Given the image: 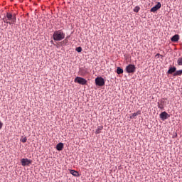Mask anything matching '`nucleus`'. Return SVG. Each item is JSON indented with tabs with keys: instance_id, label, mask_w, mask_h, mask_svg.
<instances>
[{
	"instance_id": "obj_1",
	"label": "nucleus",
	"mask_w": 182,
	"mask_h": 182,
	"mask_svg": "<svg viewBox=\"0 0 182 182\" xmlns=\"http://www.w3.org/2000/svg\"><path fill=\"white\" fill-rule=\"evenodd\" d=\"M3 21L5 23H9V25L16 23V14H12L11 12H7L6 16L3 18Z\"/></svg>"
},
{
	"instance_id": "obj_2",
	"label": "nucleus",
	"mask_w": 182,
	"mask_h": 182,
	"mask_svg": "<svg viewBox=\"0 0 182 182\" xmlns=\"http://www.w3.org/2000/svg\"><path fill=\"white\" fill-rule=\"evenodd\" d=\"M53 39L56 41H60V40H63L65 37V34L63 31H55L53 34Z\"/></svg>"
},
{
	"instance_id": "obj_3",
	"label": "nucleus",
	"mask_w": 182,
	"mask_h": 182,
	"mask_svg": "<svg viewBox=\"0 0 182 182\" xmlns=\"http://www.w3.org/2000/svg\"><path fill=\"white\" fill-rule=\"evenodd\" d=\"M74 82L79 83L80 85H87V80L84 77H81L80 76H77L74 80Z\"/></svg>"
},
{
	"instance_id": "obj_4",
	"label": "nucleus",
	"mask_w": 182,
	"mask_h": 182,
	"mask_svg": "<svg viewBox=\"0 0 182 182\" xmlns=\"http://www.w3.org/2000/svg\"><path fill=\"white\" fill-rule=\"evenodd\" d=\"M105 79L102 76L95 78V85L97 86H105Z\"/></svg>"
},
{
	"instance_id": "obj_5",
	"label": "nucleus",
	"mask_w": 182,
	"mask_h": 182,
	"mask_svg": "<svg viewBox=\"0 0 182 182\" xmlns=\"http://www.w3.org/2000/svg\"><path fill=\"white\" fill-rule=\"evenodd\" d=\"M136 67L133 64H129L127 65L125 68L126 72L127 73H134L136 72Z\"/></svg>"
},
{
	"instance_id": "obj_6",
	"label": "nucleus",
	"mask_w": 182,
	"mask_h": 182,
	"mask_svg": "<svg viewBox=\"0 0 182 182\" xmlns=\"http://www.w3.org/2000/svg\"><path fill=\"white\" fill-rule=\"evenodd\" d=\"M21 163L23 167H26V166L32 164V160H29V159H21Z\"/></svg>"
},
{
	"instance_id": "obj_7",
	"label": "nucleus",
	"mask_w": 182,
	"mask_h": 182,
	"mask_svg": "<svg viewBox=\"0 0 182 182\" xmlns=\"http://www.w3.org/2000/svg\"><path fill=\"white\" fill-rule=\"evenodd\" d=\"M160 8H161V3L157 2V4L151 8V12H156V11L160 9Z\"/></svg>"
},
{
	"instance_id": "obj_8",
	"label": "nucleus",
	"mask_w": 182,
	"mask_h": 182,
	"mask_svg": "<svg viewBox=\"0 0 182 182\" xmlns=\"http://www.w3.org/2000/svg\"><path fill=\"white\" fill-rule=\"evenodd\" d=\"M170 115L166 112V111H163V112H161L160 114V118L163 120L167 119Z\"/></svg>"
},
{
	"instance_id": "obj_9",
	"label": "nucleus",
	"mask_w": 182,
	"mask_h": 182,
	"mask_svg": "<svg viewBox=\"0 0 182 182\" xmlns=\"http://www.w3.org/2000/svg\"><path fill=\"white\" fill-rule=\"evenodd\" d=\"M63 147H64V144L62 142L58 143V144L56 145V149L57 150H59V151L63 150Z\"/></svg>"
},
{
	"instance_id": "obj_10",
	"label": "nucleus",
	"mask_w": 182,
	"mask_h": 182,
	"mask_svg": "<svg viewBox=\"0 0 182 182\" xmlns=\"http://www.w3.org/2000/svg\"><path fill=\"white\" fill-rule=\"evenodd\" d=\"M179 38V34H174V36L171 37V41H178Z\"/></svg>"
},
{
	"instance_id": "obj_11",
	"label": "nucleus",
	"mask_w": 182,
	"mask_h": 182,
	"mask_svg": "<svg viewBox=\"0 0 182 182\" xmlns=\"http://www.w3.org/2000/svg\"><path fill=\"white\" fill-rule=\"evenodd\" d=\"M70 174L74 176H80V173L78 171H76L75 170H70Z\"/></svg>"
},
{
	"instance_id": "obj_12",
	"label": "nucleus",
	"mask_w": 182,
	"mask_h": 182,
	"mask_svg": "<svg viewBox=\"0 0 182 182\" xmlns=\"http://www.w3.org/2000/svg\"><path fill=\"white\" fill-rule=\"evenodd\" d=\"M102 130H103V125H100V127H97V129L95 131V134H100Z\"/></svg>"
},
{
	"instance_id": "obj_13",
	"label": "nucleus",
	"mask_w": 182,
	"mask_h": 182,
	"mask_svg": "<svg viewBox=\"0 0 182 182\" xmlns=\"http://www.w3.org/2000/svg\"><path fill=\"white\" fill-rule=\"evenodd\" d=\"M176 67H170V68L168 70V73H176Z\"/></svg>"
},
{
	"instance_id": "obj_14",
	"label": "nucleus",
	"mask_w": 182,
	"mask_h": 182,
	"mask_svg": "<svg viewBox=\"0 0 182 182\" xmlns=\"http://www.w3.org/2000/svg\"><path fill=\"white\" fill-rule=\"evenodd\" d=\"M141 114L140 111H137L136 112H134L132 115H131L130 118L132 119L133 118H135L137 115H139Z\"/></svg>"
},
{
	"instance_id": "obj_15",
	"label": "nucleus",
	"mask_w": 182,
	"mask_h": 182,
	"mask_svg": "<svg viewBox=\"0 0 182 182\" xmlns=\"http://www.w3.org/2000/svg\"><path fill=\"white\" fill-rule=\"evenodd\" d=\"M182 75V70H178V71H176L175 73H173L174 76H178Z\"/></svg>"
},
{
	"instance_id": "obj_16",
	"label": "nucleus",
	"mask_w": 182,
	"mask_h": 182,
	"mask_svg": "<svg viewBox=\"0 0 182 182\" xmlns=\"http://www.w3.org/2000/svg\"><path fill=\"white\" fill-rule=\"evenodd\" d=\"M117 72L119 75H120L121 73H123L124 70H123V68H120V67H118L117 69Z\"/></svg>"
},
{
	"instance_id": "obj_17",
	"label": "nucleus",
	"mask_w": 182,
	"mask_h": 182,
	"mask_svg": "<svg viewBox=\"0 0 182 182\" xmlns=\"http://www.w3.org/2000/svg\"><path fill=\"white\" fill-rule=\"evenodd\" d=\"M158 107L160 108L161 109H163L164 108V102H158Z\"/></svg>"
},
{
	"instance_id": "obj_18",
	"label": "nucleus",
	"mask_w": 182,
	"mask_h": 182,
	"mask_svg": "<svg viewBox=\"0 0 182 182\" xmlns=\"http://www.w3.org/2000/svg\"><path fill=\"white\" fill-rule=\"evenodd\" d=\"M178 65H182V57H179L177 60Z\"/></svg>"
},
{
	"instance_id": "obj_19",
	"label": "nucleus",
	"mask_w": 182,
	"mask_h": 182,
	"mask_svg": "<svg viewBox=\"0 0 182 182\" xmlns=\"http://www.w3.org/2000/svg\"><path fill=\"white\" fill-rule=\"evenodd\" d=\"M139 11H140V6H139V5H136V6H135L134 9V11L139 12Z\"/></svg>"
},
{
	"instance_id": "obj_20",
	"label": "nucleus",
	"mask_w": 182,
	"mask_h": 182,
	"mask_svg": "<svg viewBox=\"0 0 182 182\" xmlns=\"http://www.w3.org/2000/svg\"><path fill=\"white\" fill-rule=\"evenodd\" d=\"M20 140L21 141H23V143H26V141H27V138L26 136L25 137L22 136Z\"/></svg>"
},
{
	"instance_id": "obj_21",
	"label": "nucleus",
	"mask_w": 182,
	"mask_h": 182,
	"mask_svg": "<svg viewBox=\"0 0 182 182\" xmlns=\"http://www.w3.org/2000/svg\"><path fill=\"white\" fill-rule=\"evenodd\" d=\"M75 50L77 51V53H81V51H82V47H77Z\"/></svg>"
},
{
	"instance_id": "obj_22",
	"label": "nucleus",
	"mask_w": 182,
	"mask_h": 182,
	"mask_svg": "<svg viewBox=\"0 0 182 182\" xmlns=\"http://www.w3.org/2000/svg\"><path fill=\"white\" fill-rule=\"evenodd\" d=\"M3 127V122H1V121H0V129H1Z\"/></svg>"
},
{
	"instance_id": "obj_23",
	"label": "nucleus",
	"mask_w": 182,
	"mask_h": 182,
	"mask_svg": "<svg viewBox=\"0 0 182 182\" xmlns=\"http://www.w3.org/2000/svg\"><path fill=\"white\" fill-rule=\"evenodd\" d=\"M64 41H65V43H68V37H66V38H65Z\"/></svg>"
},
{
	"instance_id": "obj_24",
	"label": "nucleus",
	"mask_w": 182,
	"mask_h": 182,
	"mask_svg": "<svg viewBox=\"0 0 182 182\" xmlns=\"http://www.w3.org/2000/svg\"><path fill=\"white\" fill-rule=\"evenodd\" d=\"M161 54L158 53L156 55V57H160Z\"/></svg>"
}]
</instances>
